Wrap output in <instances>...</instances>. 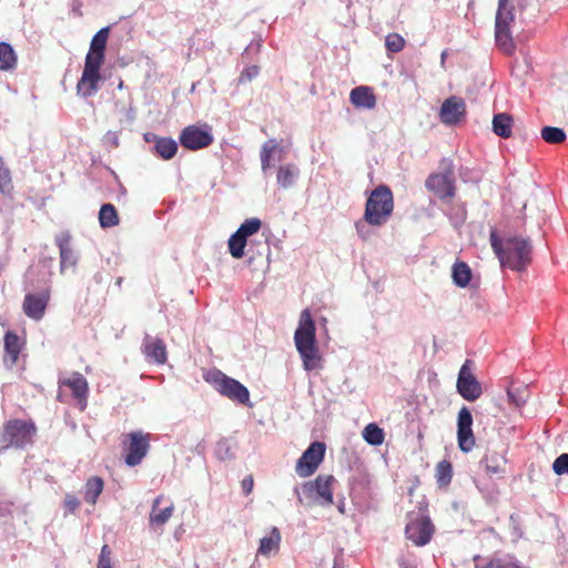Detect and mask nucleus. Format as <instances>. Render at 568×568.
<instances>
[{"label":"nucleus","instance_id":"obj_1","mask_svg":"<svg viewBox=\"0 0 568 568\" xmlns=\"http://www.w3.org/2000/svg\"><path fill=\"white\" fill-rule=\"evenodd\" d=\"M490 245L504 267L521 272L531 263V244L526 239L513 236L501 240L493 230Z\"/></svg>","mask_w":568,"mask_h":568},{"label":"nucleus","instance_id":"obj_2","mask_svg":"<svg viewBox=\"0 0 568 568\" xmlns=\"http://www.w3.org/2000/svg\"><path fill=\"white\" fill-rule=\"evenodd\" d=\"M294 342L306 371L322 367V357L316 345V327L310 310H304L301 313L298 327L294 333Z\"/></svg>","mask_w":568,"mask_h":568},{"label":"nucleus","instance_id":"obj_3","mask_svg":"<svg viewBox=\"0 0 568 568\" xmlns=\"http://www.w3.org/2000/svg\"><path fill=\"white\" fill-rule=\"evenodd\" d=\"M394 207L392 190L385 184L378 185L366 200L363 222L374 227H381L390 220Z\"/></svg>","mask_w":568,"mask_h":568},{"label":"nucleus","instance_id":"obj_4","mask_svg":"<svg viewBox=\"0 0 568 568\" xmlns=\"http://www.w3.org/2000/svg\"><path fill=\"white\" fill-rule=\"evenodd\" d=\"M36 434L37 427L32 420L10 419L4 423L0 432V450L22 449L33 443Z\"/></svg>","mask_w":568,"mask_h":568},{"label":"nucleus","instance_id":"obj_5","mask_svg":"<svg viewBox=\"0 0 568 568\" xmlns=\"http://www.w3.org/2000/svg\"><path fill=\"white\" fill-rule=\"evenodd\" d=\"M89 383L79 372H72L70 375L61 376L58 379L57 399L61 403H69L72 398L77 406L84 410L88 405Z\"/></svg>","mask_w":568,"mask_h":568},{"label":"nucleus","instance_id":"obj_6","mask_svg":"<svg viewBox=\"0 0 568 568\" xmlns=\"http://www.w3.org/2000/svg\"><path fill=\"white\" fill-rule=\"evenodd\" d=\"M205 379L211 383L221 395L243 405L248 404L250 392L239 381L229 377L221 371L207 373Z\"/></svg>","mask_w":568,"mask_h":568},{"label":"nucleus","instance_id":"obj_7","mask_svg":"<svg viewBox=\"0 0 568 568\" xmlns=\"http://www.w3.org/2000/svg\"><path fill=\"white\" fill-rule=\"evenodd\" d=\"M151 434L141 430L131 432L122 436L121 446L124 462L134 467L143 460L150 450Z\"/></svg>","mask_w":568,"mask_h":568},{"label":"nucleus","instance_id":"obj_8","mask_svg":"<svg viewBox=\"0 0 568 568\" xmlns=\"http://www.w3.org/2000/svg\"><path fill=\"white\" fill-rule=\"evenodd\" d=\"M336 479L333 475H318L314 480L302 485V491L311 504L331 506L333 499V485Z\"/></svg>","mask_w":568,"mask_h":568},{"label":"nucleus","instance_id":"obj_9","mask_svg":"<svg viewBox=\"0 0 568 568\" xmlns=\"http://www.w3.org/2000/svg\"><path fill=\"white\" fill-rule=\"evenodd\" d=\"M326 446L322 442H313L297 459L295 471L300 477L312 476L325 456Z\"/></svg>","mask_w":568,"mask_h":568},{"label":"nucleus","instance_id":"obj_10","mask_svg":"<svg viewBox=\"0 0 568 568\" xmlns=\"http://www.w3.org/2000/svg\"><path fill=\"white\" fill-rule=\"evenodd\" d=\"M179 140L184 149L196 151L211 145L214 138L209 125L191 124L181 131Z\"/></svg>","mask_w":568,"mask_h":568},{"label":"nucleus","instance_id":"obj_11","mask_svg":"<svg viewBox=\"0 0 568 568\" xmlns=\"http://www.w3.org/2000/svg\"><path fill=\"white\" fill-rule=\"evenodd\" d=\"M470 364L471 361L467 359L460 367L456 387L464 399L474 402L480 397L483 390L480 383L471 373Z\"/></svg>","mask_w":568,"mask_h":568},{"label":"nucleus","instance_id":"obj_12","mask_svg":"<svg viewBox=\"0 0 568 568\" xmlns=\"http://www.w3.org/2000/svg\"><path fill=\"white\" fill-rule=\"evenodd\" d=\"M102 64L84 61V69L77 83V93L82 98H89L95 94L99 90V82L101 81Z\"/></svg>","mask_w":568,"mask_h":568},{"label":"nucleus","instance_id":"obj_13","mask_svg":"<svg viewBox=\"0 0 568 568\" xmlns=\"http://www.w3.org/2000/svg\"><path fill=\"white\" fill-rule=\"evenodd\" d=\"M471 426V413L468 407L463 406L457 417V442L459 449L464 453H469L476 444Z\"/></svg>","mask_w":568,"mask_h":568},{"label":"nucleus","instance_id":"obj_14","mask_svg":"<svg viewBox=\"0 0 568 568\" xmlns=\"http://www.w3.org/2000/svg\"><path fill=\"white\" fill-rule=\"evenodd\" d=\"M428 191L433 192L439 199H452L455 195V181L453 172L433 173L425 183Z\"/></svg>","mask_w":568,"mask_h":568},{"label":"nucleus","instance_id":"obj_15","mask_svg":"<svg viewBox=\"0 0 568 568\" xmlns=\"http://www.w3.org/2000/svg\"><path fill=\"white\" fill-rule=\"evenodd\" d=\"M434 532V526L426 517L412 519L405 529L407 539L416 546H424L429 542Z\"/></svg>","mask_w":568,"mask_h":568},{"label":"nucleus","instance_id":"obj_16","mask_svg":"<svg viewBox=\"0 0 568 568\" xmlns=\"http://www.w3.org/2000/svg\"><path fill=\"white\" fill-rule=\"evenodd\" d=\"M466 114V104L462 98L449 97L439 110V118L444 124L454 125L462 121Z\"/></svg>","mask_w":568,"mask_h":568},{"label":"nucleus","instance_id":"obj_17","mask_svg":"<svg viewBox=\"0 0 568 568\" xmlns=\"http://www.w3.org/2000/svg\"><path fill=\"white\" fill-rule=\"evenodd\" d=\"M49 301V290H45L39 294H27L22 305L23 312L28 317L39 321L43 317Z\"/></svg>","mask_w":568,"mask_h":568},{"label":"nucleus","instance_id":"obj_18","mask_svg":"<svg viewBox=\"0 0 568 568\" xmlns=\"http://www.w3.org/2000/svg\"><path fill=\"white\" fill-rule=\"evenodd\" d=\"M55 244L60 253V272L64 273L67 268H74L78 263V256L71 246L70 233L64 232L58 235Z\"/></svg>","mask_w":568,"mask_h":568},{"label":"nucleus","instance_id":"obj_19","mask_svg":"<svg viewBox=\"0 0 568 568\" xmlns=\"http://www.w3.org/2000/svg\"><path fill=\"white\" fill-rule=\"evenodd\" d=\"M108 38L109 28H102L93 36L85 61L103 64Z\"/></svg>","mask_w":568,"mask_h":568},{"label":"nucleus","instance_id":"obj_20","mask_svg":"<svg viewBox=\"0 0 568 568\" xmlns=\"http://www.w3.org/2000/svg\"><path fill=\"white\" fill-rule=\"evenodd\" d=\"M351 103L357 109H374L376 106V95L373 88L359 85L349 93Z\"/></svg>","mask_w":568,"mask_h":568},{"label":"nucleus","instance_id":"obj_21","mask_svg":"<svg viewBox=\"0 0 568 568\" xmlns=\"http://www.w3.org/2000/svg\"><path fill=\"white\" fill-rule=\"evenodd\" d=\"M163 500V496L160 495L153 500L152 510L149 516V523L151 526L161 527L165 525L173 515L174 506L171 503L169 506L160 509L159 506Z\"/></svg>","mask_w":568,"mask_h":568},{"label":"nucleus","instance_id":"obj_22","mask_svg":"<svg viewBox=\"0 0 568 568\" xmlns=\"http://www.w3.org/2000/svg\"><path fill=\"white\" fill-rule=\"evenodd\" d=\"M143 353L150 361L156 364H164L168 358L165 344L160 338H146Z\"/></svg>","mask_w":568,"mask_h":568},{"label":"nucleus","instance_id":"obj_23","mask_svg":"<svg viewBox=\"0 0 568 568\" xmlns=\"http://www.w3.org/2000/svg\"><path fill=\"white\" fill-rule=\"evenodd\" d=\"M104 488V480L99 476H91L84 484L83 498L91 506H95Z\"/></svg>","mask_w":568,"mask_h":568},{"label":"nucleus","instance_id":"obj_24","mask_svg":"<svg viewBox=\"0 0 568 568\" xmlns=\"http://www.w3.org/2000/svg\"><path fill=\"white\" fill-rule=\"evenodd\" d=\"M488 476H499L505 473V458L496 452H487L481 460Z\"/></svg>","mask_w":568,"mask_h":568},{"label":"nucleus","instance_id":"obj_25","mask_svg":"<svg viewBox=\"0 0 568 568\" xmlns=\"http://www.w3.org/2000/svg\"><path fill=\"white\" fill-rule=\"evenodd\" d=\"M281 532L278 528L273 527L270 535L263 537L260 540V547L257 549V554L262 555L264 557H267L271 555V552H276L280 549V542H281Z\"/></svg>","mask_w":568,"mask_h":568},{"label":"nucleus","instance_id":"obj_26","mask_svg":"<svg viewBox=\"0 0 568 568\" xmlns=\"http://www.w3.org/2000/svg\"><path fill=\"white\" fill-rule=\"evenodd\" d=\"M21 347L22 344L19 336L14 332L8 331L4 335L6 361H9L11 365L16 364L19 358Z\"/></svg>","mask_w":568,"mask_h":568},{"label":"nucleus","instance_id":"obj_27","mask_svg":"<svg viewBox=\"0 0 568 568\" xmlns=\"http://www.w3.org/2000/svg\"><path fill=\"white\" fill-rule=\"evenodd\" d=\"M452 278L458 287H466L473 278L471 268L466 262L457 261L452 266Z\"/></svg>","mask_w":568,"mask_h":568},{"label":"nucleus","instance_id":"obj_28","mask_svg":"<svg viewBox=\"0 0 568 568\" xmlns=\"http://www.w3.org/2000/svg\"><path fill=\"white\" fill-rule=\"evenodd\" d=\"M513 118L507 113H498L493 119V131L500 138L508 139L511 136Z\"/></svg>","mask_w":568,"mask_h":568},{"label":"nucleus","instance_id":"obj_29","mask_svg":"<svg viewBox=\"0 0 568 568\" xmlns=\"http://www.w3.org/2000/svg\"><path fill=\"white\" fill-rule=\"evenodd\" d=\"M17 63L18 57L13 48L7 42H0V71H11Z\"/></svg>","mask_w":568,"mask_h":568},{"label":"nucleus","instance_id":"obj_30","mask_svg":"<svg viewBox=\"0 0 568 568\" xmlns=\"http://www.w3.org/2000/svg\"><path fill=\"white\" fill-rule=\"evenodd\" d=\"M495 40L499 49L510 55L515 51V43L511 37L510 28H495Z\"/></svg>","mask_w":568,"mask_h":568},{"label":"nucleus","instance_id":"obj_31","mask_svg":"<svg viewBox=\"0 0 568 568\" xmlns=\"http://www.w3.org/2000/svg\"><path fill=\"white\" fill-rule=\"evenodd\" d=\"M99 222L103 229L113 227L120 223L118 211L113 204L105 203L101 206L99 212Z\"/></svg>","mask_w":568,"mask_h":568},{"label":"nucleus","instance_id":"obj_32","mask_svg":"<svg viewBox=\"0 0 568 568\" xmlns=\"http://www.w3.org/2000/svg\"><path fill=\"white\" fill-rule=\"evenodd\" d=\"M155 153L163 160H171L178 152V143L172 138H161L154 145Z\"/></svg>","mask_w":568,"mask_h":568},{"label":"nucleus","instance_id":"obj_33","mask_svg":"<svg viewBox=\"0 0 568 568\" xmlns=\"http://www.w3.org/2000/svg\"><path fill=\"white\" fill-rule=\"evenodd\" d=\"M435 477L438 487L447 488L453 478V466L452 463L444 459L436 465Z\"/></svg>","mask_w":568,"mask_h":568},{"label":"nucleus","instance_id":"obj_34","mask_svg":"<svg viewBox=\"0 0 568 568\" xmlns=\"http://www.w3.org/2000/svg\"><path fill=\"white\" fill-rule=\"evenodd\" d=\"M298 176V169L293 164H286L278 168L277 171V183L284 187L288 189L293 186L296 178Z\"/></svg>","mask_w":568,"mask_h":568},{"label":"nucleus","instance_id":"obj_35","mask_svg":"<svg viewBox=\"0 0 568 568\" xmlns=\"http://www.w3.org/2000/svg\"><path fill=\"white\" fill-rule=\"evenodd\" d=\"M363 438L373 446H379L385 439L384 430L375 423H371L363 429Z\"/></svg>","mask_w":568,"mask_h":568},{"label":"nucleus","instance_id":"obj_36","mask_svg":"<svg viewBox=\"0 0 568 568\" xmlns=\"http://www.w3.org/2000/svg\"><path fill=\"white\" fill-rule=\"evenodd\" d=\"M247 239L241 235L237 231L229 239V251L234 258H242L244 256V248Z\"/></svg>","mask_w":568,"mask_h":568},{"label":"nucleus","instance_id":"obj_37","mask_svg":"<svg viewBox=\"0 0 568 568\" xmlns=\"http://www.w3.org/2000/svg\"><path fill=\"white\" fill-rule=\"evenodd\" d=\"M540 134L542 140L549 144H560L567 138L565 131L557 126H544Z\"/></svg>","mask_w":568,"mask_h":568},{"label":"nucleus","instance_id":"obj_38","mask_svg":"<svg viewBox=\"0 0 568 568\" xmlns=\"http://www.w3.org/2000/svg\"><path fill=\"white\" fill-rule=\"evenodd\" d=\"M262 226V222L257 217H251L245 220L241 226L236 230L244 237H250L256 234Z\"/></svg>","mask_w":568,"mask_h":568},{"label":"nucleus","instance_id":"obj_39","mask_svg":"<svg viewBox=\"0 0 568 568\" xmlns=\"http://www.w3.org/2000/svg\"><path fill=\"white\" fill-rule=\"evenodd\" d=\"M514 10L515 9L497 10L495 28H510L515 20Z\"/></svg>","mask_w":568,"mask_h":568},{"label":"nucleus","instance_id":"obj_40","mask_svg":"<svg viewBox=\"0 0 568 568\" xmlns=\"http://www.w3.org/2000/svg\"><path fill=\"white\" fill-rule=\"evenodd\" d=\"M385 45L389 52L397 53L405 47V39L398 33H390L386 37Z\"/></svg>","mask_w":568,"mask_h":568},{"label":"nucleus","instance_id":"obj_41","mask_svg":"<svg viewBox=\"0 0 568 568\" xmlns=\"http://www.w3.org/2000/svg\"><path fill=\"white\" fill-rule=\"evenodd\" d=\"M11 174L9 169L4 166L2 159L0 158V192L4 193L12 186Z\"/></svg>","mask_w":568,"mask_h":568},{"label":"nucleus","instance_id":"obj_42","mask_svg":"<svg viewBox=\"0 0 568 568\" xmlns=\"http://www.w3.org/2000/svg\"><path fill=\"white\" fill-rule=\"evenodd\" d=\"M552 469L557 475H568V454L558 456L552 464Z\"/></svg>","mask_w":568,"mask_h":568},{"label":"nucleus","instance_id":"obj_43","mask_svg":"<svg viewBox=\"0 0 568 568\" xmlns=\"http://www.w3.org/2000/svg\"><path fill=\"white\" fill-rule=\"evenodd\" d=\"M260 73V68L257 65H251L244 69L239 78L240 83H246L252 81Z\"/></svg>","mask_w":568,"mask_h":568},{"label":"nucleus","instance_id":"obj_44","mask_svg":"<svg viewBox=\"0 0 568 568\" xmlns=\"http://www.w3.org/2000/svg\"><path fill=\"white\" fill-rule=\"evenodd\" d=\"M275 146L264 145L261 151V164L262 170L265 172L271 166V158L274 152Z\"/></svg>","mask_w":568,"mask_h":568},{"label":"nucleus","instance_id":"obj_45","mask_svg":"<svg viewBox=\"0 0 568 568\" xmlns=\"http://www.w3.org/2000/svg\"><path fill=\"white\" fill-rule=\"evenodd\" d=\"M63 506L69 514H74L80 506V500L75 495L67 494L63 500Z\"/></svg>","mask_w":568,"mask_h":568},{"label":"nucleus","instance_id":"obj_46","mask_svg":"<svg viewBox=\"0 0 568 568\" xmlns=\"http://www.w3.org/2000/svg\"><path fill=\"white\" fill-rule=\"evenodd\" d=\"M111 549L108 545H104L101 548V552L99 556L98 565H112L111 562Z\"/></svg>","mask_w":568,"mask_h":568},{"label":"nucleus","instance_id":"obj_47","mask_svg":"<svg viewBox=\"0 0 568 568\" xmlns=\"http://www.w3.org/2000/svg\"><path fill=\"white\" fill-rule=\"evenodd\" d=\"M508 402L516 408L521 407L525 404V399L521 396H518L510 388L507 390Z\"/></svg>","mask_w":568,"mask_h":568},{"label":"nucleus","instance_id":"obj_48","mask_svg":"<svg viewBox=\"0 0 568 568\" xmlns=\"http://www.w3.org/2000/svg\"><path fill=\"white\" fill-rule=\"evenodd\" d=\"M241 487H242V490L243 493L247 496L252 493L253 490V487H254V479H253V476L252 475H248L246 476L242 481H241Z\"/></svg>","mask_w":568,"mask_h":568},{"label":"nucleus","instance_id":"obj_49","mask_svg":"<svg viewBox=\"0 0 568 568\" xmlns=\"http://www.w3.org/2000/svg\"><path fill=\"white\" fill-rule=\"evenodd\" d=\"M509 520H510L511 527L515 530L516 535L521 536L519 516L516 514H511L509 517Z\"/></svg>","mask_w":568,"mask_h":568},{"label":"nucleus","instance_id":"obj_50","mask_svg":"<svg viewBox=\"0 0 568 568\" xmlns=\"http://www.w3.org/2000/svg\"><path fill=\"white\" fill-rule=\"evenodd\" d=\"M143 139L145 142L148 143H154V145L156 144V140H160L161 136H158L156 134L154 133H151V132H148L143 135Z\"/></svg>","mask_w":568,"mask_h":568},{"label":"nucleus","instance_id":"obj_51","mask_svg":"<svg viewBox=\"0 0 568 568\" xmlns=\"http://www.w3.org/2000/svg\"><path fill=\"white\" fill-rule=\"evenodd\" d=\"M503 9H515L509 0H498V9L497 10H503Z\"/></svg>","mask_w":568,"mask_h":568},{"label":"nucleus","instance_id":"obj_52","mask_svg":"<svg viewBox=\"0 0 568 568\" xmlns=\"http://www.w3.org/2000/svg\"><path fill=\"white\" fill-rule=\"evenodd\" d=\"M355 227H356L358 234L362 235L363 234V229H364L363 222L362 221L356 222Z\"/></svg>","mask_w":568,"mask_h":568},{"label":"nucleus","instance_id":"obj_53","mask_svg":"<svg viewBox=\"0 0 568 568\" xmlns=\"http://www.w3.org/2000/svg\"><path fill=\"white\" fill-rule=\"evenodd\" d=\"M97 568H113L112 565H97Z\"/></svg>","mask_w":568,"mask_h":568}]
</instances>
